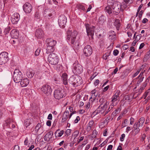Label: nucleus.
<instances>
[{"instance_id":"052dcab7","label":"nucleus","mask_w":150,"mask_h":150,"mask_svg":"<svg viewBox=\"0 0 150 150\" xmlns=\"http://www.w3.org/2000/svg\"><path fill=\"white\" fill-rule=\"evenodd\" d=\"M51 121L50 120H48L46 122L47 125L48 126H50L51 125Z\"/></svg>"},{"instance_id":"0eeeda50","label":"nucleus","mask_w":150,"mask_h":150,"mask_svg":"<svg viewBox=\"0 0 150 150\" xmlns=\"http://www.w3.org/2000/svg\"><path fill=\"white\" fill-rule=\"evenodd\" d=\"M41 91L47 96H50L52 93V90L51 87L49 85H43L41 88Z\"/></svg>"},{"instance_id":"20e7f679","label":"nucleus","mask_w":150,"mask_h":150,"mask_svg":"<svg viewBox=\"0 0 150 150\" xmlns=\"http://www.w3.org/2000/svg\"><path fill=\"white\" fill-rule=\"evenodd\" d=\"M59 59L58 56L54 53L50 54L47 58V61L52 65L57 64L59 62Z\"/></svg>"},{"instance_id":"f257e3e1","label":"nucleus","mask_w":150,"mask_h":150,"mask_svg":"<svg viewBox=\"0 0 150 150\" xmlns=\"http://www.w3.org/2000/svg\"><path fill=\"white\" fill-rule=\"evenodd\" d=\"M109 5H111L113 11L115 12L116 15H117L121 10V4L118 2L115 1L114 0H108Z\"/></svg>"},{"instance_id":"338daca9","label":"nucleus","mask_w":150,"mask_h":150,"mask_svg":"<svg viewBox=\"0 0 150 150\" xmlns=\"http://www.w3.org/2000/svg\"><path fill=\"white\" fill-rule=\"evenodd\" d=\"M52 117L51 114H50L47 117V119L49 120H51L52 119Z\"/></svg>"},{"instance_id":"4be33fe9","label":"nucleus","mask_w":150,"mask_h":150,"mask_svg":"<svg viewBox=\"0 0 150 150\" xmlns=\"http://www.w3.org/2000/svg\"><path fill=\"white\" fill-rule=\"evenodd\" d=\"M69 115V112L68 111H66L63 114L62 117V123L65 122L67 119Z\"/></svg>"},{"instance_id":"c03bdc74","label":"nucleus","mask_w":150,"mask_h":150,"mask_svg":"<svg viewBox=\"0 0 150 150\" xmlns=\"http://www.w3.org/2000/svg\"><path fill=\"white\" fill-rule=\"evenodd\" d=\"M109 36H116L115 33L113 31H111L109 32Z\"/></svg>"},{"instance_id":"39448f33","label":"nucleus","mask_w":150,"mask_h":150,"mask_svg":"<svg viewBox=\"0 0 150 150\" xmlns=\"http://www.w3.org/2000/svg\"><path fill=\"white\" fill-rule=\"evenodd\" d=\"M67 40L71 41V44H73L76 40V38L77 34V31H74L72 33L71 31L68 30L67 31Z\"/></svg>"},{"instance_id":"ea45409f","label":"nucleus","mask_w":150,"mask_h":150,"mask_svg":"<svg viewBox=\"0 0 150 150\" xmlns=\"http://www.w3.org/2000/svg\"><path fill=\"white\" fill-rule=\"evenodd\" d=\"M109 39L112 42L114 41L115 40H116V36L115 35L109 36Z\"/></svg>"},{"instance_id":"cd10ccee","label":"nucleus","mask_w":150,"mask_h":150,"mask_svg":"<svg viewBox=\"0 0 150 150\" xmlns=\"http://www.w3.org/2000/svg\"><path fill=\"white\" fill-rule=\"evenodd\" d=\"M64 131L63 130L60 131L59 130H57L55 133V135L56 137H61L63 134Z\"/></svg>"},{"instance_id":"1a4fd4ad","label":"nucleus","mask_w":150,"mask_h":150,"mask_svg":"<svg viewBox=\"0 0 150 150\" xmlns=\"http://www.w3.org/2000/svg\"><path fill=\"white\" fill-rule=\"evenodd\" d=\"M8 60V53L3 52L0 54V65L5 64Z\"/></svg>"},{"instance_id":"37998d69","label":"nucleus","mask_w":150,"mask_h":150,"mask_svg":"<svg viewBox=\"0 0 150 150\" xmlns=\"http://www.w3.org/2000/svg\"><path fill=\"white\" fill-rule=\"evenodd\" d=\"M129 100V97L128 95H126L123 98L122 100L123 101H126L127 100Z\"/></svg>"},{"instance_id":"f3484780","label":"nucleus","mask_w":150,"mask_h":150,"mask_svg":"<svg viewBox=\"0 0 150 150\" xmlns=\"http://www.w3.org/2000/svg\"><path fill=\"white\" fill-rule=\"evenodd\" d=\"M46 46H51L54 47L55 45L57 42L51 38H48L46 40Z\"/></svg>"},{"instance_id":"6ab92c4d","label":"nucleus","mask_w":150,"mask_h":150,"mask_svg":"<svg viewBox=\"0 0 150 150\" xmlns=\"http://www.w3.org/2000/svg\"><path fill=\"white\" fill-rule=\"evenodd\" d=\"M20 82H21V86L22 87H25L27 86L29 82L28 79L24 77L22 79Z\"/></svg>"},{"instance_id":"49530a36","label":"nucleus","mask_w":150,"mask_h":150,"mask_svg":"<svg viewBox=\"0 0 150 150\" xmlns=\"http://www.w3.org/2000/svg\"><path fill=\"white\" fill-rule=\"evenodd\" d=\"M139 125L138 124V122H135L133 126V128L134 129H137V128H139V127H138V125Z\"/></svg>"},{"instance_id":"6e6552de","label":"nucleus","mask_w":150,"mask_h":150,"mask_svg":"<svg viewBox=\"0 0 150 150\" xmlns=\"http://www.w3.org/2000/svg\"><path fill=\"white\" fill-rule=\"evenodd\" d=\"M64 94L63 90L61 88H58L55 90L54 96L56 99L59 100L63 98Z\"/></svg>"},{"instance_id":"0e129e2a","label":"nucleus","mask_w":150,"mask_h":150,"mask_svg":"<svg viewBox=\"0 0 150 150\" xmlns=\"http://www.w3.org/2000/svg\"><path fill=\"white\" fill-rule=\"evenodd\" d=\"M28 139L27 137H26L24 141V144L25 145H27L28 144Z\"/></svg>"},{"instance_id":"864d4df0","label":"nucleus","mask_w":150,"mask_h":150,"mask_svg":"<svg viewBox=\"0 0 150 150\" xmlns=\"http://www.w3.org/2000/svg\"><path fill=\"white\" fill-rule=\"evenodd\" d=\"M140 71V70L137 71L132 76V78H134L139 73Z\"/></svg>"},{"instance_id":"412c9836","label":"nucleus","mask_w":150,"mask_h":150,"mask_svg":"<svg viewBox=\"0 0 150 150\" xmlns=\"http://www.w3.org/2000/svg\"><path fill=\"white\" fill-rule=\"evenodd\" d=\"M53 133V132L52 131H50L47 132L44 137L45 140L46 141H49L50 139L52 137Z\"/></svg>"},{"instance_id":"6e6d98bb","label":"nucleus","mask_w":150,"mask_h":150,"mask_svg":"<svg viewBox=\"0 0 150 150\" xmlns=\"http://www.w3.org/2000/svg\"><path fill=\"white\" fill-rule=\"evenodd\" d=\"M119 51L117 50H115L113 51V54L115 56H116L119 53Z\"/></svg>"},{"instance_id":"4c0bfd02","label":"nucleus","mask_w":150,"mask_h":150,"mask_svg":"<svg viewBox=\"0 0 150 150\" xmlns=\"http://www.w3.org/2000/svg\"><path fill=\"white\" fill-rule=\"evenodd\" d=\"M149 80L148 79H146L145 81L142 84V85L141 86V87L143 88L144 89L146 86L147 83L148 82Z\"/></svg>"},{"instance_id":"bb28decb","label":"nucleus","mask_w":150,"mask_h":150,"mask_svg":"<svg viewBox=\"0 0 150 150\" xmlns=\"http://www.w3.org/2000/svg\"><path fill=\"white\" fill-rule=\"evenodd\" d=\"M27 76L30 78H32L34 74V73L32 70L28 69L26 72Z\"/></svg>"},{"instance_id":"5701e85b","label":"nucleus","mask_w":150,"mask_h":150,"mask_svg":"<svg viewBox=\"0 0 150 150\" xmlns=\"http://www.w3.org/2000/svg\"><path fill=\"white\" fill-rule=\"evenodd\" d=\"M62 80L63 83L65 85L67 84V75L66 73L63 74L62 76Z\"/></svg>"},{"instance_id":"a19ab883","label":"nucleus","mask_w":150,"mask_h":150,"mask_svg":"<svg viewBox=\"0 0 150 150\" xmlns=\"http://www.w3.org/2000/svg\"><path fill=\"white\" fill-rule=\"evenodd\" d=\"M41 50V49L40 48H38L37 49V50H36L35 54L36 56H38Z\"/></svg>"},{"instance_id":"e433bc0d","label":"nucleus","mask_w":150,"mask_h":150,"mask_svg":"<svg viewBox=\"0 0 150 150\" xmlns=\"http://www.w3.org/2000/svg\"><path fill=\"white\" fill-rule=\"evenodd\" d=\"M41 124L40 123H39L35 127V130L37 132H38L40 129L41 127Z\"/></svg>"},{"instance_id":"69168bd1","label":"nucleus","mask_w":150,"mask_h":150,"mask_svg":"<svg viewBox=\"0 0 150 150\" xmlns=\"http://www.w3.org/2000/svg\"><path fill=\"white\" fill-rule=\"evenodd\" d=\"M84 139V137H81L80 139L78 140V144H79L81 141H82Z\"/></svg>"},{"instance_id":"dca6fc26","label":"nucleus","mask_w":150,"mask_h":150,"mask_svg":"<svg viewBox=\"0 0 150 150\" xmlns=\"http://www.w3.org/2000/svg\"><path fill=\"white\" fill-rule=\"evenodd\" d=\"M20 19V15L18 13H14L11 17V21L13 24H16L18 23Z\"/></svg>"},{"instance_id":"ddd939ff","label":"nucleus","mask_w":150,"mask_h":150,"mask_svg":"<svg viewBox=\"0 0 150 150\" xmlns=\"http://www.w3.org/2000/svg\"><path fill=\"white\" fill-rule=\"evenodd\" d=\"M107 103L106 102L103 106L100 105L97 109L94 112V113H96V114L100 112L102 113H104V111L107 109L108 107Z\"/></svg>"},{"instance_id":"9d476101","label":"nucleus","mask_w":150,"mask_h":150,"mask_svg":"<svg viewBox=\"0 0 150 150\" xmlns=\"http://www.w3.org/2000/svg\"><path fill=\"white\" fill-rule=\"evenodd\" d=\"M73 71L74 73L76 74H79L82 72L83 67L79 64H74L73 65Z\"/></svg>"},{"instance_id":"09e8293b","label":"nucleus","mask_w":150,"mask_h":150,"mask_svg":"<svg viewBox=\"0 0 150 150\" xmlns=\"http://www.w3.org/2000/svg\"><path fill=\"white\" fill-rule=\"evenodd\" d=\"M79 133V131H78L77 130L75 131L74 132V134H73V136L75 138L77 136Z\"/></svg>"},{"instance_id":"a878e982","label":"nucleus","mask_w":150,"mask_h":150,"mask_svg":"<svg viewBox=\"0 0 150 150\" xmlns=\"http://www.w3.org/2000/svg\"><path fill=\"white\" fill-rule=\"evenodd\" d=\"M143 75V73H141L137 79H138V80L137 81L136 83L137 86H139V84L141 83L144 78V77L142 76V75Z\"/></svg>"},{"instance_id":"774afa93","label":"nucleus","mask_w":150,"mask_h":150,"mask_svg":"<svg viewBox=\"0 0 150 150\" xmlns=\"http://www.w3.org/2000/svg\"><path fill=\"white\" fill-rule=\"evenodd\" d=\"M113 146L112 145H110L108 146L107 150H112Z\"/></svg>"},{"instance_id":"bf43d9fd","label":"nucleus","mask_w":150,"mask_h":150,"mask_svg":"<svg viewBox=\"0 0 150 150\" xmlns=\"http://www.w3.org/2000/svg\"><path fill=\"white\" fill-rule=\"evenodd\" d=\"M13 150H19V147L18 145H16L14 146Z\"/></svg>"},{"instance_id":"3c124183","label":"nucleus","mask_w":150,"mask_h":150,"mask_svg":"<svg viewBox=\"0 0 150 150\" xmlns=\"http://www.w3.org/2000/svg\"><path fill=\"white\" fill-rule=\"evenodd\" d=\"M97 96L98 95L97 94L96 95V93L92 94L91 98H93V100H94L96 98V97H97Z\"/></svg>"},{"instance_id":"8fccbe9b","label":"nucleus","mask_w":150,"mask_h":150,"mask_svg":"<svg viewBox=\"0 0 150 150\" xmlns=\"http://www.w3.org/2000/svg\"><path fill=\"white\" fill-rule=\"evenodd\" d=\"M125 134H123L121 135V137H120V140L121 142L124 141V139L125 137Z\"/></svg>"},{"instance_id":"423d86ee","label":"nucleus","mask_w":150,"mask_h":150,"mask_svg":"<svg viewBox=\"0 0 150 150\" xmlns=\"http://www.w3.org/2000/svg\"><path fill=\"white\" fill-rule=\"evenodd\" d=\"M22 76V73L19 69H15L13 75V78L14 82L16 83L19 82L23 78Z\"/></svg>"},{"instance_id":"72a5a7b5","label":"nucleus","mask_w":150,"mask_h":150,"mask_svg":"<svg viewBox=\"0 0 150 150\" xmlns=\"http://www.w3.org/2000/svg\"><path fill=\"white\" fill-rule=\"evenodd\" d=\"M98 134V132L96 130H94L91 135V137L92 138H94L96 137Z\"/></svg>"},{"instance_id":"473e14b6","label":"nucleus","mask_w":150,"mask_h":150,"mask_svg":"<svg viewBox=\"0 0 150 150\" xmlns=\"http://www.w3.org/2000/svg\"><path fill=\"white\" fill-rule=\"evenodd\" d=\"M76 7L79 10H82L83 11L85 10V8L84 6L81 4H77Z\"/></svg>"},{"instance_id":"2f4dec72","label":"nucleus","mask_w":150,"mask_h":150,"mask_svg":"<svg viewBox=\"0 0 150 150\" xmlns=\"http://www.w3.org/2000/svg\"><path fill=\"white\" fill-rule=\"evenodd\" d=\"M106 20V17L103 16H101L99 18V23L103 24Z\"/></svg>"},{"instance_id":"b1692460","label":"nucleus","mask_w":150,"mask_h":150,"mask_svg":"<svg viewBox=\"0 0 150 150\" xmlns=\"http://www.w3.org/2000/svg\"><path fill=\"white\" fill-rule=\"evenodd\" d=\"M114 25L116 27L117 30L120 29V28L121 25V23L120 20L119 19H115L114 24Z\"/></svg>"},{"instance_id":"5fc2aeb1","label":"nucleus","mask_w":150,"mask_h":150,"mask_svg":"<svg viewBox=\"0 0 150 150\" xmlns=\"http://www.w3.org/2000/svg\"><path fill=\"white\" fill-rule=\"evenodd\" d=\"M148 93L149 91H146L143 96L142 98H144V99H145L146 98L147 96Z\"/></svg>"},{"instance_id":"58836bf2","label":"nucleus","mask_w":150,"mask_h":150,"mask_svg":"<svg viewBox=\"0 0 150 150\" xmlns=\"http://www.w3.org/2000/svg\"><path fill=\"white\" fill-rule=\"evenodd\" d=\"M128 122V120L127 119H125L122 124V127L126 126L127 125V124Z\"/></svg>"},{"instance_id":"a18cd8bd","label":"nucleus","mask_w":150,"mask_h":150,"mask_svg":"<svg viewBox=\"0 0 150 150\" xmlns=\"http://www.w3.org/2000/svg\"><path fill=\"white\" fill-rule=\"evenodd\" d=\"M142 37V35L141 34H139L136 36L135 39L137 41H138L140 40Z\"/></svg>"},{"instance_id":"f03ea898","label":"nucleus","mask_w":150,"mask_h":150,"mask_svg":"<svg viewBox=\"0 0 150 150\" xmlns=\"http://www.w3.org/2000/svg\"><path fill=\"white\" fill-rule=\"evenodd\" d=\"M69 83L74 86H78L82 83V80L81 77L76 75L71 76L68 80Z\"/></svg>"},{"instance_id":"4d7b16f0","label":"nucleus","mask_w":150,"mask_h":150,"mask_svg":"<svg viewBox=\"0 0 150 150\" xmlns=\"http://www.w3.org/2000/svg\"><path fill=\"white\" fill-rule=\"evenodd\" d=\"M80 118L79 116H77L76 119L74 120V122L75 123H77L79 121Z\"/></svg>"},{"instance_id":"de8ad7c7","label":"nucleus","mask_w":150,"mask_h":150,"mask_svg":"<svg viewBox=\"0 0 150 150\" xmlns=\"http://www.w3.org/2000/svg\"><path fill=\"white\" fill-rule=\"evenodd\" d=\"M149 59V56L148 54H146L145 56L144 57L143 59L144 62H146L147 60H148Z\"/></svg>"},{"instance_id":"c85d7f7f","label":"nucleus","mask_w":150,"mask_h":150,"mask_svg":"<svg viewBox=\"0 0 150 150\" xmlns=\"http://www.w3.org/2000/svg\"><path fill=\"white\" fill-rule=\"evenodd\" d=\"M108 3V6L105 8V11L108 13L109 14H111L112 13V8H111V5H109Z\"/></svg>"},{"instance_id":"c9c22d12","label":"nucleus","mask_w":150,"mask_h":150,"mask_svg":"<svg viewBox=\"0 0 150 150\" xmlns=\"http://www.w3.org/2000/svg\"><path fill=\"white\" fill-rule=\"evenodd\" d=\"M40 15L38 12L35 13V18L36 20L40 19Z\"/></svg>"},{"instance_id":"7c9ffc66","label":"nucleus","mask_w":150,"mask_h":150,"mask_svg":"<svg viewBox=\"0 0 150 150\" xmlns=\"http://www.w3.org/2000/svg\"><path fill=\"white\" fill-rule=\"evenodd\" d=\"M145 121V118L142 117H141L139 120L138 122V127H142L143 125V124Z\"/></svg>"},{"instance_id":"aec40b11","label":"nucleus","mask_w":150,"mask_h":150,"mask_svg":"<svg viewBox=\"0 0 150 150\" xmlns=\"http://www.w3.org/2000/svg\"><path fill=\"white\" fill-rule=\"evenodd\" d=\"M35 35L38 38H41L44 35L43 32L41 29H38L36 31Z\"/></svg>"},{"instance_id":"a211bd4d","label":"nucleus","mask_w":150,"mask_h":150,"mask_svg":"<svg viewBox=\"0 0 150 150\" xmlns=\"http://www.w3.org/2000/svg\"><path fill=\"white\" fill-rule=\"evenodd\" d=\"M10 34L12 38H18L19 35V32L16 29L12 30Z\"/></svg>"},{"instance_id":"393cba45","label":"nucleus","mask_w":150,"mask_h":150,"mask_svg":"<svg viewBox=\"0 0 150 150\" xmlns=\"http://www.w3.org/2000/svg\"><path fill=\"white\" fill-rule=\"evenodd\" d=\"M46 48V52L47 54L52 53V52H53L55 50V48L54 47H52L51 46H47Z\"/></svg>"},{"instance_id":"f704fd0d","label":"nucleus","mask_w":150,"mask_h":150,"mask_svg":"<svg viewBox=\"0 0 150 150\" xmlns=\"http://www.w3.org/2000/svg\"><path fill=\"white\" fill-rule=\"evenodd\" d=\"M11 30L10 27L8 26L6 28L4 31V34L6 35V34L9 33V31Z\"/></svg>"},{"instance_id":"2eb2a0df","label":"nucleus","mask_w":150,"mask_h":150,"mask_svg":"<svg viewBox=\"0 0 150 150\" xmlns=\"http://www.w3.org/2000/svg\"><path fill=\"white\" fill-rule=\"evenodd\" d=\"M92 53V50L91 46L87 45L85 46L83 50V53L85 56L88 57L91 55Z\"/></svg>"},{"instance_id":"4468645a","label":"nucleus","mask_w":150,"mask_h":150,"mask_svg":"<svg viewBox=\"0 0 150 150\" xmlns=\"http://www.w3.org/2000/svg\"><path fill=\"white\" fill-rule=\"evenodd\" d=\"M23 10L26 13H30L32 10L31 5L28 3H26L23 6Z\"/></svg>"},{"instance_id":"79ce46f5","label":"nucleus","mask_w":150,"mask_h":150,"mask_svg":"<svg viewBox=\"0 0 150 150\" xmlns=\"http://www.w3.org/2000/svg\"><path fill=\"white\" fill-rule=\"evenodd\" d=\"M127 4H125V3H123L121 5V11H123V8L125 9L127 8Z\"/></svg>"},{"instance_id":"c756f323","label":"nucleus","mask_w":150,"mask_h":150,"mask_svg":"<svg viewBox=\"0 0 150 150\" xmlns=\"http://www.w3.org/2000/svg\"><path fill=\"white\" fill-rule=\"evenodd\" d=\"M18 38H12L11 40V41L13 45L14 46H17L19 43Z\"/></svg>"},{"instance_id":"13d9d810","label":"nucleus","mask_w":150,"mask_h":150,"mask_svg":"<svg viewBox=\"0 0 150 150\" xmlns=\"http://www.w3.org/2000/svg\"><path fill=\"white\" fill-rule=\"evenodd\" d=\"M130 124L131 125H132L134 123V119L133 117H131L130 119Z\"/></svg>"},{"instance_id":"9b49d317","label":"nucleus","mask_w":150,"mask_h":150,"mask_svg":"<svg viewBox=\"0 0 150 150\" xmlns=\"http://www.w3.org/2000/svg\"><path fill=\"white\" fill-rule=\"evenodd\" d=\"M67 22V18L64 15L60 16L58 20V23L60 28H64Z\"/></svg>"},{"instance_id":"603ef678","label":"nucleus","mask_w":150,"mask_h":150,"mask_svg":"<svg viewBox=\"0 0 150 150\" xmlns=\"http://www.w3.org/2000/svg\"><path fill=\"white\" fill-rule=\"evenodd\" d=\"M94 124V121L93 120H92L90 121L88 124V125L92 127Z\"/></svg>"},{"instance_id":"f8f14e48","label":"nucleus","mask_w":150,"mask_h":150,"mask_svg":"<svg viewBox=\"0 0 150 150\" xmlns=\"http://www.w3.org/2000/svg\"><path fill=\"white\" fill-rule=\"evenodd\" d=\"M120 94L119 91H117L112 97L111 102L112 105H116L119 101V96Z\"/></svg>"},{"instance_id":"680f3d73","label":"nucleus","mask_w":150,"mask_h":150,"mask_svg":"<svg viewBox=\"0 0 150 150\" xmlns=\"http://www.w3.org/2000/svg\"><path fill=\"white\" fill-rule=\"evenodd\" d=\"M140 130V129L139 128H137V129H134L135 131L134 134L136 135L139 133Z\"/></svg>"},{"instance_id":"e2e57ef3","label":"nucleus","mask_w":150,"mask_h":150,"mask_svg":"<svg viewBox=\"0 0 150 150\" xmlns=\"http://www.w3.org/2000/svg\"><path fill=\"white\" fill-rule=\"evenodd\" d=\"M131 130V128L129 126H128L126 130V132L128 133V132Z\"/></svg>"},{"instance_id":"7ed1b4c3","label":"nucleus","mask_w":150,"mask_h":150,"mask_svg":"<svg viewBox=\"0 0 150 150\" xmlns=\"http://www.w3.org/2000/svg\"><path fill=\"white\" fill-rule=\"evenodd\" d=\"M85 26L87 35L89 38V40H93L95 27L88 23L85 24Z\"/></svg>"}]
</instances>
